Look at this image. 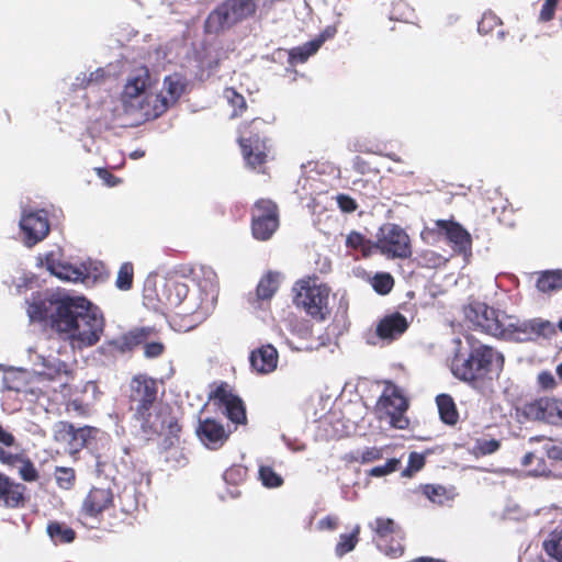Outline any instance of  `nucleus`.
<instances>
[{
    "label": "nucleus",
    "instance_id": "obj_1",
    "mask_svg": "<svg viewBox=\"0 0 562 562\" xmlns=\"http://www.w3.org/2000/svg\"><path fill=\"white\" fill-rule=\"evenodd\" d=\"M26 303L32 322L49 321L52 328L65 335L72 348L92 347L103 334L104 318L100 308L83 296L36 292Z\"/></svg>",
    "mask_w": 562,
    "mask_h": 562
},
{
    "label": "nucleus",
    "instance_id": "obj_2",
    "mask_svg": "<svg viewBox=\"0 0 562 562\" xmlns=\"http://www.w3.org/2000/svg\"><path fill=\"white\" fill-rule=\"evenodd\" d=\"M158 397L157 380L146 375L137 374L130 382V402L135 418L139 422L145 434H160L168 429L171 436L180 431V426L173 417L161 419L153 414Z\"/></svg>",
    "mask_w": 562,
    "mask_h": 562
},
{
    "label": "nucleus",
    "instance_id": "obj_3",
    "mask_svg": "<svg viewBox=\"0 0 562 562\" xmlns=\"http://www.w3.org/2000/svg\"><path fill=\"white\" fill-rule=\"evenodd\" d=\"M188 285L181 281L167 280L157 292V297L164 304L170 307H177L183 304V313L191 315L195 323L203 322L214 310L217 300V289L211 280H205L198 284V292L191 295L187 301Z\"/></svg>",
    "mask_w": 562,
    "mask_h": 562
},
{
    "label": "nucleus",
    "instance_id": "obj_4",
    "mask_svg": "<svg viewBox=\"0 0 562 562\" xmlns=\"http://www.w3.org/2000/svg\"><path fill=\"white\" fill-rule=\"evenodd\" d=\"M155 79L146 67L134 69L124 86L122 102L128 113H139L145 120L160 116L171 105L166 95L151 91Z\"/></svg>",
    "mask_w": 562,
    "mask_h": 562
},
{
    "label": "nucleus",
    "instance_id": "obj_5",
    "mask_svg": "<svg viewBox=\"0 0 562 562\" xmlns=\"http://www.w3.org/2000/svg\"><path fill=\"white\" fill-rule=\"evenodd\" d=\"M470 353L464 357L456 352L451 361L452 374L464 382L473 383L488 374H498L504 364L503 356L492 347L467 337Z\"/></svg>",
    "mask_w": 562,
    "mask_h": 562
},
{
    "label": "nucleus",
    "instance_id": "obj_6",
    "mask_svg": "<svg viewBox=\"0 0 562 562\" xmlns=\"http://www.w3.org/2000/svg\"><path fill=\"white\" fill-rule=\"evenodd\" d=\"M257 9V0H224L209 13L204 23L205 32L216 35L226 33L254 16Z\"/></svg>",
    "mask_w": 562,
    "mask_h": 562
},
{
    "label": "nucleus",
    "instance_id": "obj_7",
    "mask_svg": "<svg viewBox=\"0 0 562 562\" xmlns=\"http://www.w3.org/2000/svg\"><path fill=\"white\" fill-rule=\"evenodd\" d=\"M464 313L474 327L494 337H503L515 327L514 317L484 303H472Z\"/></svg>",
    "mask_w": 562,
    "mask_h": 562
},
{
    "label": "nucleus",
    "instance_id": "obj_8",
    "mask_svg": "<svg viewBox=\"0 0 562 562\" xmlns=\"http://www.w3.org/2000/svg\"><path fill=\"white\" fill-rule=\"evenodd\" d=\"M26 355L30 370L35 375L46 381H58L61 387L67 385L69 380L67 364L56 356L46 353V348L43 344L29 348Z\"/></svg>",
    "mask_w": 562,
    "mask_h": 562
},
{
    "label": "nucleus",
    "instance_id": "obj_9",
    "mask_svg": "<svg viewBox=\"0 0 562 562\" xmlns=\"http://www.w3.org/2000/svg\"><path fill=\"white\" fill-rule=\"evenodd\" d=\"M294 303L308 315L317 319H325L329 314V288L315 280H302L296 283Z\"/></svg>",
    "mask_w": 562,
    "mask_h": 562
},
{
    "label": "nucleus",
    "instance_id": "obj_10",
    "mask_svg": "<svg viewBox=\"0 0 562 562\" xmlns=\"http://www.w3.org/2000/svg\"><path fill=\"white\" fill-rule=\"evenodd\" d=\"M373 247L387 258L406 259L412 256L408 234L400 225L393 223H386L380 227Z\"/></svg>",
    "mask_w": 562,
    "mask_h": 562
},
{
    "label": "nucleus",
    "instance_id": "obj_11",
    "mask_svg": "<svg viewBox=\"0 0 562 562\" xmlns=\"http://www.w3.org/2000/svg\"><path fill=\"white\" fill-rule=\"evenodd\" d=\"M407 407L406 398L401 390L393 384H387L384 387L376 404L380 418L386 419L392 427L397 429H405L408 426V419L405 416Z\"/></svg>",
    "mask_w": 562,
    "mask_h": 562
},
{
    "label": "nucleus",
    "instance_id": "obj_12",
    "mask_svg": "<svg viewBox=\"0 0 562 562\" xmlns=\"http://www.w3.org/2000/svg\"><path fill=\"white\" fill-rule=\"evenodd\" d=\"M263 125V121L255 119L250 124L243 125L239 128L238 142L246 162L256 168L262 165L267 158V144L259 134V127Z\"/></svg>",
    "mask_w": 562,
    "mask_h": 562
},
{
    "label": "nucleus",
    "instance_id": "obj_13",
    "mask_svg": "<svg viewBox=\"0 0 562 562\" xmlns=\"http://www.w3.org/2000/svg\"><path fill=\"white\" fill-rule=\"evenodd\" d=\"M435 228L426 227L422 231L420 237L424 241L430 243L435 239L437 231L443 233L453 249L460 254H467L471 250L472 238L470 233L463 228L459 223L447 220H437Z\"/></svg>",
    "mask_w": 562,
    "mask_h": 562
},
{
    "label": "nucleus",
    "instance_id": "obj_14",
    "mask_svg": "<svg viewBox=\"0 0 562 562\" xmlns=\"http://www.w3.org/2000/svg\"><path fill=\"white\" fill-rule=\"evenodd\" d=\"M279 226L277 205L271 200H259L252 210V235L258 240H268Z\"/></svg>",
    "mask_w": 562,
    "mask_h": 562
},
{
    "label": "nucleus",
    "instance_id": "obj_15",
    "mask_svg": "<svg viewBox=\"0 0 562 562\" xmlns=\"http://www.w3.org/2000/svg\"><path fill=\"white\" fill-rule=\"evenodd\" d=\"M521 413L530 420L562 425V401L557 398L542 397L527 403L521 408Z\"/></svg>",
    "mask_w": 562,
    "mask_h": 562
},
{
    "label": "nucleus",
    "instance_id": "obj_16",
    "mask_svg": "<svg viewBox=\"0 0 562 562\" xmlns=\"http://www.w3.org/2000/svg\"><path fill=\"white\" fill-rule=\"evenodd\" d=\"M20 228L23 233V241L32 247L46 237L49 232V223L45 211L23 212L20 220Z\"/></svg>",
    "mask_w": 562,
    "mask_h": 562
},
{
    "label": "nucleus",
    "instance_id": "obj_17",
    "mask_svg": "<svg viewBox=\"0 0 562 562\" xmlns=\"http://www.w3.org/2000/svg\"><path fill=\"white\" fill-rule=\"evenodd\" d=\"M113 502L114 496L110 488L92 487L82 501L80 514L87 518H98Z\"/></svg>",
    "mask_w": 562,
    "mask_h": 562
},
{
    "label": "nucleus",
    "instance_id": "obj_18",
    "mask_svg": "<svg viewBox=\"0 0 562 562\" xmlns=\"http://www.w3.org/2000/svg\"><path fill=\"white\" fill-rule=\"evenodd\" d=\"M195 432L199 440L212 450L221 448L229 435L224 426L213 418L200 419Z\"/></svg>",
    "mask_w": 562,
    "mask_h": 562
},
{
    "label": "nucleus",
    "instance_id": "obj_19",
    "mask_svg": "<svg viewBox=\"0 0 562 562\" xmlns=\"http://www.w3.org/2000/svg\"><path fill=\"white\" fill-rule=\"evenodd\" d=\"M213 398L224 408L229 420L235 424H244L246 422V409L243 401L234 395L226 385L218 386L214 391Z\"/></svg>",
    "mask_w": 562,
    "mask_h": 562
},
{
    "label": "nucleus",
    "instance_id": "obj_20",
    "mask_svg": "<svg viewBox=\"0 0 562 562\" xmlns=\"http://www.w3.org/2000/svg\"><path fill=\"white\" fill-rule=\"evenodd\" d=\"M251 368L259 374H269L278 367L279 353L272 345H265L251 351Z\"/></svg>",
    "mask_w": 562,
    "mask_h": 562
},
{
    "label": "nucleus",
    "instance_id": "obj_21",
    "mask_svg": "<svg viewBox=\"0 0 562 562\" xmlns=\"http://www.w3.org/2000/svg\"><path fill=\"white\" fill-rule=\"evenodd\" d=\"M46 267L52 274L68 282H83L88 276L86 269L65 262H55L53 255L46 257Z\"/></svg>",
    "mask_w": 562,
    "mask_h": 562
},
{
    "label": "nucleus",
    "instance_id": "obj_22",
    "mask_svg": "<svg viewBox=\"0 0 562 562\" xmlns=\"http://www.w3.org/2000/svg\"><path fill=\"white\" fill-rule=\"evenodd\" d=\"M408 327L405 316L394 313L385 316L376 326V335L382 339L394 340Z\"/></svg>",
    "mask_w": 562,
    "mask_h": 562
},
{
    "label": "nucleus",
    "instance_id": "obj_23",
    "mask_svg": "<svg viewBox=\"0 0 562 562\" xmlns=\"http://www.w3.org/2000/svg\"><path fill=\"white\" fill-rule=\"evenodd\" d=\"M542 537V550L549 559L541 562H562V525L543 532Z\"/></svg>",
    "mask_w": 562,
    "mask_h": 562
},
{
    "label": "nucleus",
    "instance_id": "obj_24",
    "mask_svg": "<svg viewBox=\"0 0 562 562\" xmlns=\"http://www.w3.org/2000/svg\"><path fill=\"white\" fill-rule=\"evenodd\" d=\"M536 278V288L538 292L551 294L562 288V270H543L532 273Z\"/></svg>",
    "mask_w": 562,
    "mask_h": 562
},
{
    "label": "nucleus",
    "instance_id": "obj_25",
    "mask_svg": "<svg viewBox=\"0 0 562 562\" xmlns=\"http://www.w3.org/2000/svg\"><path fill=\"white\" fill-rule=\"evenodd\" d=\"M23 499L20 485L13 484L5 475L0 473V501L5 506L15 507Z\"/></svg>",
    "mask_w": 562,
    "mask_h": 562
},
{
    "label": "nucleus",
    "instance_id": "obj_26",
    "mask_svg": "<svg viewBox=\"0 0 562 562\" xmlns=\"http://www.w3.org/2000/svg\"><path fill=\"white\" fill-rule=\"evenodd\" d=\"M370 528L374 532V541L387 542L389 539H393L394 536H398L395 522L390 518L379 517L374 521L369 524Z\"/></svg>",
    "mask_w": 562,
    "mask_h": 562
},
{
    "label": "nucleus",
    "instance_id": "obj_27",
    "mask_svg": "<svg viewBox=\"0 0 562 562\" xmlns=\"http://www.w3.org/2000/svg\"><path fill=\"white\" fill-rule=\"evenodd\" d=\"M47 533L55 544L70 543L76 538V532L69 526L58 521L48 524Z\"/></svg>",
    "mask_w": 562,
    "mask_h": 562
},
{
    "label": "nucleus",
    "instance_id": "obj_28",
    "mask_svg": "<svg viewBox=\"0 0 562 562\" xmlns=\"http://www.w3.org/2000/svg\"><path fill=\"white\" fill-rule=\"evenodd\" d=\"M4 464L16 468L19 474L24 481L32 482L37 479V471L33 463L30 460L24 459L18 452H15L10 460H7Z\"/></svg>",
    "mask_w": 562,
    "mask_h": 562
},
{
    "label": "nucleus",
    "instance_id": "obj_29",
    "mask_svg": "<svg viewBox=\"0 0 562 562\" xmlns=\"http://www.w3.org/2000/svg\"><path fill=\"white\" fill-rule=\"evenodd\" d=\"M436 403L441 420L449 425L456 424L458 413L452 397L447 394H440L436 397Z\"/></svg>",
    "mask_w": 562,
    "mask_h": 562
},
{
    "label": "nucleus",
    "instance_id": "obj_30",
    "mask_svg": "<svg viewBox=\"0 0 562 562\" xmlns=\"http://www.w3.org/2000/svg\"><path fill=\"white\" fill-rule=\"evenodd\" d=\"M317 44L318 42H314L312 40L310 42L304 43L303 45L292 48L289 52L290 65L305 63L312 55H314L319 49Z\"/></svg>",
    "mask_w": 562,
    "mask_h": 562
},
{
    "label": "nucleus",
    "instance_id": "obj_31",
    "mask_svg": "<svg viewBox=\"0 0 562 562\" xmlns=\"http://www.w3.org/2000/svg\"><path fill=\"white\" fill-rule=\"evenodd\" d=\"M164 87L168 93L167 100L170 104L177 102V100L181 97L184 91L186 83L183 78L178 75L167 76L164 80Z\"/></svg>",
    "mask_w": 562,
    "mask_h": 562
},
{
    "label": "nucleus",
    "instance_id": "obj_32",
    "mask_svg": "<svg viewBox=\"0 0 562 562\" xmlns=\"http://www.w3.org/2000/svg\"><path fill=\"white\" fill-rule=\"evenodd\" d=\"M281 274L277 272H269L259 282L257 286V294L260 299H270L279 288Z\"/></svg>",
    "mask_w": 562,
    "mask_h": 562
},
{
    "label": "nucleus",
    "instance_id": "obj_33",
    "mask_svg": "<svg viewBox=\"0 0 562 562\" xmlns=\"http://www.w3.org/2000/svg\"><path fill=\"white\" fill-rule=\"evenodd\" d=\"M15 452L14 437L0 426V462L5 463Z\"/></svg>",
    "mask_w": 562,
    "mask_h": 562
},
{
    "label": "nucleus",
    "instance_id": "obj_34",
    "mask_svg": "<svg viewBox=\"0 0 562 562\" xmlns=\"http://www.w3.org/2000/svg\"><path fill=\"white\" fill-rule=\"evenodd\" d=\"M259 480L267 488H277L283 484V479L269 465H259Z\"/></svg>",
    "mask_w": 562,
    "mask_h": 562
},
{
    "label": "nucleus",
    "instance_id": "obj_35",
    "mask_svg": "<svg viewBox=\"0 0 562 562\" xmlns=\"http://www.w3.org/2000/svg\"><path fill=\"white\" fill-rule=\"evenodd\" d=\"M359 531L360 527L357 525L351 533L340 535L339 541L335 549L337 555L342 557L355 549L358 542Z\"/></svg>",
    "mask_w": 562,
    "mask_h": 562
},
{
    "label": "nucleus",
    "instance_id": "obj_36",
    "mask_svg": "<svg viewBox=\"0 0 562 562\" xmlns=\"http://www.w3.org/2000/svg\"><path fill=\"white\" fill-rule=\"evenodd\" d=\"M54 476L57 485L63 490H70L75 485L76 474L72 468L56 467Z\"/></svg>",
    "mask_w": 562,
    "mask_h": 562
},
{
    "label": "nucleus",
    "instance_id": "obj_37",
    "mask_svg": "<svg viewBox=\"0 0 562 562\" xmlns=\"http://www.w3.org/2000/svg\"><path fill=\"white\" fill-rule=\"evenodd\" d=\"M105 76L103 68H97L90 72H81L78 75L72 83L75 88H87L93 83L100 82Z\"/></svg>",
    "mask_w": 562,
    "mask_h": 562
},
{
    "label": "nucleus",
    "instance_id": "obj_38",
    "mask_svg": "<svg viewBox=\"0 0 562 562\" xmlns=\"http://www.w3.org/2000/svg\"><path fill=\"white\" fill-rule=\"evenodd\" d=\"M346 245L349 248L360 250L364 257H368L371 254V249L374 248L357 232H352L347 236Z\"/></svg>",
    "mask_w": 562,
    "mask_h": 562
},
{
    "label": "nucleus",
    "instance_id": "obj_39",
    "mask_svg": "<svg viewBox=\"0 0 562 562\" xmlns=\"http://www.w3.org/2000/svg\"><path fill=\"white\" fill-rule=\"evenodd\" d=\"M224 98L234 108V112L232 113L233 117L241 114L243 110H245V98L241 94H239L235 89L226 88L224 90Z\"/></svg>",
    "mask_w": 562,
    "mask_h": 562
},
{
    "label": "nucleus",
    "instance_id": "obj_40",
    "mask_svg": "<svg viewBox=\"0 0 562 562\" xmlns=\"http://www.w3.org/2000/svg\"><path fill=\"white\" fill-rule=\"evenodd\" d=\"M53 431L56 441L67 443L70 447L71 438H74L72 425L65 422H59L55 424Z\"/></svg>",
    "mask_w": 562,
    "mask_h": 562
},
{
    "label": "nucleus",
    "instance_id": "obj_41",
    "mask_svg": "<svg viewBox=\"0 0 562 562\" xmlns=\"http://www.w3.org/2000/svg\"><path fill=\"white\" fill-rule=\"evenodd\" d=\"M133 282V266L130 262H125L121 266L117 278H116V286L120 290H128L132 286Z\"/></svg>",
    "mask_w": 562,
    "mask_h": 562
},
{
    "label": "nucleus",
    "instance_id": "obj_42",
    "mask_svg": "<svg viewBox=\"0 0 562 562\" xmlns=\"http://www.w3.org/2000/svg\"><path fill=\"white\" fill-rule=\"evenodd\" d=\"M378 548L391 558H397L403 553V544L400 540V535L389 539L387 542L378 541Z\"/></svg>",
    "mask_w": 562,
    "mask_h": 562
},
{
    "label": "nucleus",
    "instance_id": "obj_43",
    "mask_svg": "<svg viewBox=\"0 0 562 562\" xmlns=\"http://www.w3.org/2000/svg\"><path fill=\"white\" fill-rule=\"evenodd\" d=\"M373 289L380 294H387L394 284L390 273H376L372 279Z\"/></svg>",
    "mask_w": 562,
    "mask_h": 562
},
{
    "label": "nucleus",
    "instance_id": "obj_44",
    "mask_svg": "<svg viewBox=\"0 0 562 562\" xmlns=\"http://www.w3.org/2000/svg\"><path fill=\"white\" fill-rule=\"evenodd\" d=\"M418 260L420 265L427 268H438L446 263L447 259H445L441 255L437 254L434 250H424L418 255Z\"/></svg>",
    "mask_w": 562,
    "mask_h": 562
},
{
    "label": "nucleus",
    "instance_id": "obj_45",
    "mask_svg": "<svg viewBox=\"0 0 562 562\" xmlns=\"http://www.w3.org/2000/svg\"><path fill=\"white\" fill-rule=\"evenodd\" d=\"M398 464H400V460L393 458V459L387 460L382 465L372 468L369 471V474L371 476H375V477L385 476V475H389V474L395 472L397 470Z\"/></svg>",
    "mask_w": 562,
    "mask_h": 562
},
{
    "label": "nucleus",
    "instance_id": "obj_46",
    "mask_svg": "<svg viewBox=\"0 0 562 562\" xmlns=\"http://www.w3.org/2000/svg\"><path fill=\"white\" fill-rule=\"evenodd\" d=\"M246 476V469L240 465H233L228 468L224 474L223 479L226 483L229 484H238L240 483Z\"/></svg>",
    "mask_w": 562,
    "mask_h": 562
},
{
    "label": "nucleus",
    "instance_id": "obj_47",
    "mask_svg": "<svg viewBox=\"0 0 562 562\" xmlns=\"http://www.w3.org/2000/svg\"><path fill=\"white\" fill-rule=\"evenodd\" d=\"M290 330L300 339L305 340L312 335V329L306 321L295 319L290 323Z\"/></svg>",
    "mask_w": 562,
    "mask_h": 562
},
{
    "label": "nucleus",
    "instance_id": "obj_48",
    "mask_svg": "<svg viewBox=\"0 0 562 562\" xmlns=\"http://www.w3.org/2000/svg\"><path fill=\"white\" fill-rule=\"evenodd\" d=\"M424 495L432 503L442 504L446 490L441 485H425Z\"/></svg>",
    "mask_w": 562,
    "mask_h": 562
},
{
    "label": "nucleus",
    "instance_id": "obj_49",
    "mask_svg": "<svg viewBox=\"0 0 562 562\" xmlns=\"http://www.w3.org/2000/svg\"><path fill=\"white\" fill-rule=\"evenodd\" d=\"M89 429L87 428H74V438H71L70 451H78L86 445Z\"/></svg>",
    "mask_w": 562,
    "mask_h": 562
},
{
    "label": "nucleus",
    "instance_id": "obj_50",
    "mask_svg": "<svg viewBox=\"0 0 562 562\" xmlns=\"http://www.w3.org/2000/svg\"><path fill=\"white\" fill-rule=\"evenodd\" d=\"M558 2L559 0H544L539 14L540 21L548 22L553 19Z\"/></svg>",
    "mask_w": 562,
    "mask_h": 562
},
{
    "label": "nucleus",
    "instance_id": "obj_51",
    "mask_svg": "<svg viewBox=\"0 0 562 562\" xmlns=\"http://www.w3.org/2000/svg\"><path fill=\"white\" fill-rule=\"evenodd\" d=\"M543 450L549 459L562 460V448L557 446L552 440H544Z\"/></svg>",
    "mask_w": 562,
    "mask_h": 562
},
{
    "label": "nucleus",
    "instance_id": "obj_52",
    "mask_svg": "<svg viewBox=\"0 0 562 562\" xmlns=\"http://www.w3.org/2000/svg\"><path fill=\"white\" fill-rule=\"evenodd\" d=\"M497 23H498V19L494 14H492V13L484 14L482 20L477 24V31L482 34H486Z\"/></svg>",
    "mask_w": 562,
    "mask_h": 562
},
{
    "label": "nucleus",
    "instance_id": "obj_53",
    "mask_svg": "<svg viewBox=\"0 0 562 562\" xmlns=\"http://www.w3.org/2000/svg\"><path fill=\"white\" fill-rule=\"evenodd\" d=\"M164 345L158 341L147 342L144 346V355L146 358L153 359L159 357L164 352Z\"/></svg>",
    "mask_w": 562,
    "mask_h": 562
},
{
    "label": "nucleus",
    "instance_id": "obj_54",
    "mask_svg": "<svg viewBox=\"0 0 562 562\" xmlns=\"http://www.w3.org/2000/svg\"><path fill=\"white\" fill-rule=\"evenodd\" d=\"M382 449L380 448H367L361 452L360 461L362 463L372 462L382 458Z\"/></svg>",
    "mask_w": 562,
    "mask_h": 562
},
{
    "label": "nucleus",
    "instance_id": "obj_55",
    "mask_svg": "<svg viewBox=\"0 0 562 562\" xmlns=\"http://www.w3.org/2000/svg\"><path fill=\"white\" fill-rule=\"evenodd\" d=\"M425 459L422 454L413 452L409 456L408 460V468L404 471V474H406L409 471H418L424 467Z\"/></svg>",
    "mask_w": 562,
    "mask_h": 562
},
{
    "label": "nucleus",
    "instance_id": "obj_56",
    "mask_svg": "<svg viewBox=\"0 0 562 562\" xmlns=\"http://www.w3.org/2000/svg\"><path fill=\"white\" fill-rule=\"evenodd\" d=\"M477 448L483 454H491L499 448V442L495 439L482 440L477 442Z\"/></svg>",
    "mask_w": 562,
    "mask_h": 562
},
{
    "label": "nucleus",
    "instance_id": "obj_57",
    "mask_svg": "<svg viewBox=\"0 0 562 562\" xmlns=\"http://www.w3.org/2000/svg\"><path fill=\"white\" fill-rule=\"evenodd\" d=\"M538 382L543 389H552L555 385V379L551 372L544 371L538 375Z\"/></svg>",
    "mask_w": 562,
    "mask_h": 562
},
{
    "label": "nucleus",
    "instance_id": "obj_58",
    "mask_svg": "<svg viewBox=\"0 0 562 562\" xmlns=\"http://www.w3.org/2000/svg\"><path fill=\"white\" fill-rule=\"evenodd\" d=\"M337 33V29L334 25L327 26L318 37L314 38V42H318L317 46L321 48V46L324 44L325 41L333 38Z\"/></svg>",
    "mask_w": 562,
    "mask_h": 562
},
{
    "label": "nucleus",
    "instance_id": "obj_59",
    "mask_svg": "<svg viewBox=\"0 0 562 562\" xmlns=\"http://www.w3.org/2000/svg\"><path fill=\"white\" fill-rule=\"evenodd\" d=\"M337 202L344 212H352L357 207L356 202L347 195H339Z\"/></svg>",
    "mask_w": 562,
    "mask_h": 562
},
{
    "label": "nucleus",
    "instance_id": "obj_60",
    "mask_svg": "<svg viewBox=\"0 0 562 562\" xmlns=\"http://www.w3.org/2000/svg\"><path fill=\"white\" fill-rule=\"evenodd\" d=\"M337 527V519L330 516H327L318 521V528L324 530H333Z\"/></svg>",
    "mask_w": 562,
    "mask_h": 562
},
{
    "label": "nucleus",
    "instance_id": "obj_61",
    "mask_svg": "<svg viewBox=\"0 0 562 562\" xmlns=\"http://www.w3.org/2000/svg\"><path fill=\"white\" fill-rule=\"evenodd\" d=\"M349 149L351 151H357V153H367L369 149L367 148L366 144H363L362 142H360L359 139H355L352 142L349 143Z\"/></svg>",
    "mask_w": 562,
    "mask_h": 562
},
{
    "label": "nucleus",
    "instance_id": "obj_62",
    "mask_svg": "<svg viewBox=\"0 0 562 562\" xmlns=\"http://www.w3.org/2000/svg\"><path fill=\"white\" fill-rule=\"evenodd\" d=\"M99 176L106 180V183L113 186L114 182H110V179L113 178L106 170L98 169Z\"/></svg>",
    "mask_w": 562,
    "mask_h": 562
},
{
    "label": "nucleus",
    "instance_id": "obj_63",
    "mask_svg": "<svg viewBox=\"0 0 562 562\" xmlns=\"http://www.w3.org/2000/svg\"><path fill=\"white\" fill-rule=\"evenodd\" d=\"M144 329L139 331H132L131 337L134 339L135 344H139L142 341Z\"/></svg>",
    "mask_w": 562,
    "mask_h": 562
},
{
    "label": "nucleus",
    "instance_id": "obj_64",
    "mask_svg": "<svg viewBox=\"0 0 562 562\" xmlns=\"http://www.w3.org/2000/svg\"><path fill=\"white\" fill-rule=\"evenodd\" d=\"M68 409H72V411H77V412H81V406L80 404L77 402V401H72L68 404Z\"/></svg>",
    "mask_w": 562,
    "mask_h": 562
}]
</instances>
